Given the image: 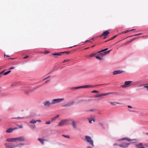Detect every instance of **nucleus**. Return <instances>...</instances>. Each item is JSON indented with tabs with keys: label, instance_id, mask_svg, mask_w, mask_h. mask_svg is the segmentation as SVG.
<instances>
[{
	"label": "nucleus",
	"instance_id": "obj_1",
	"mask_svg": "<svg viewBox=\"0 0 148 148\" xmlns=\"http://www.w3.org/2000/svg\"><path fill=\"white\" fill-rule=\"evenodd\" d=\"M85 141L89 143L92 147H94L93 141L90 136H85Z\"/></svg>",
	"mask_w": 148,
	"mask_h": 148
},
{
	"label": "nucleus",
	"instance_id": "obj_2",
	"mask_svg": "<svg viewBox=\"0 0 148 148\" xmlns=\"http://www.w3.org/2000/svg\"><path fill=\"white\" fill-rule=\"evenodd\" d=\"M108 49V48L106 49H105L102 50L101 51H99L97 52V53H99V55L101 56L102 57L104 56L105 55L109 53L110 51V50L108 51H106Z\"/></svg>",
	"mask_w": 148,
	"mask_h": 148
},
{
	"label": "nucleus",
	"instance_id": "obj_3",
	"mask_svg": "<svg viewBox=\"0 0 148 148\" xmlns=\"http://www.w3.org/2000/svg\"><path fill=\"white\" fill-rule=\"evenodd\" d=\"M132 82L131 81H125V82L124 84L121 85V86L123 88H126L129 87L131 86V83Z\"/></svg>",
	"mask_w": 148,
	"mask_h": 148
},
{
	"label": "nucleus",
	"instance_id": "obj_4",
	"mask_svg": "<svg viewBox=\"0 0 148 148\" xmlns=\"http://www.w3.org/2000/svg\"><path fill=\"white\" fill-rule=\"evenodd\" d=\"M6 148H15L16 146L12 143H5L4 144Z\"/></svg>",
	"mask_w": 148,
	"mask_h": 148
},
{
	"label": "nucleus",
	"instance_id": "obj_5",
	"mask_svg": "<svg viewBox=\"0 0 148 148\" xmlns=\"http://www.w3.org/2000/svg\"><path fill=\"white\" fill-rule=\"evenodd\" d=\"M68 120L66 119H64L62 120L58 125V126H62L66 124L68 122Z\"/></svg>",
	"mask_w": 148,
	"mask_h": 148
},
{
	"label": "nucleus",
	"instance_id": "obj_6",
	"mask_svg": "<svg viewBox=\"0 0 148 148\" xmlns=\"http://www.w3.org/2000/svg\"><path fill=\"white\" fill-rule=\"evenodd\" d=\"M64 100V99H54L52 100V103L53 105L54 104L56 103L60 102Z\"/></svg>",
	"mask_w": 148,
	"mask_h": 148
},
{
	"label": "nucleus",
	"instance_id": "obj_7",
	"mask_svg": "<svg viewBox=\"0 0 148 148\" xmlns=\"http://www.w3.org/2000/svg\"><path fill=\"white\" fill-rule=\"evenodd\" d=\"M75 101H74L70 102L68 103L65 104L64 106V107H69L73 106L75 104Z\"/></svg>",
	"mask_w": 148,
	"mask_h": 148
},
{
	"label": "nucleus",
	"instance_id": "obj_8",
	"mask_svg": "<svg viewBox=\"0 0 148 148\" xmlns=\"http://www.w3.org/2000/svg\"><path fill=\"white\" fill-rule=\"evenodd\" d=\"M25 138L23 136H21L15 138V141H16V140L23 141H25Z\"/></svg>",
	"mask_w": 148,
	"mask_h": 148
},
{
	"label": "nucleus",
	"instance_id": "obj_9",
	"mask_svg": "<svg viewBox=\"0 0 148 148\" xmlns=\"http://www.w3.org/2000/svg\"><path fill=\"white\" fill-rule=\"evenodd\" d=\"M130 144V143H123L120 144L119 146L123 148H126L128 147Z\"/></svg>",
	"mask_w": 148,
	"mask_h": 148
},
{
	"label": "nucleus",
	"instance_id": "obj_10",
	"mask_svg": "<svg viewBox=\"0 0 148 148\" xmlns=\"http://www.w3.org/2000/svg\"><path fill=\"white\" fill-rule=\"evenodd\" d=\"M109 31L107 30L104 32L101 35V36H103L104 37V38L105 39L106 38L107 36L109 34Z\"/></svg>",
	"mask_w": 148,
	"mask_h": 148
},
{
	"label": "nucleus",
	"instance_id": "obj_11",
	"mask_svg": "<svg viewBox=\"0 0 148 148\" xmlns=\"http://www.w3.org/2000/svg\"><path fill=\"white\" fill-rule=\"evenodd\" d=\"M70 52L69 51H64L62 52L61 53H53L52 55L54 56H60L61 55V54L63 53H66L68 54Z\"/></svg>",
	"mask_w": 148,
	"mask_h": 148
},
{
	"label": "nucleus",
	"instance_id": "obj_12",
	"mask_svg": "<svg viewBox=\"0 0 148 148\" xmlns=\"http://www.w3.org/2000/svg\"><path fill=\"white\" fill-rule=\"evenodd\" d=\"M35 90V89L34 88H33L32 89H30L29 90L25 91V93L26 95H28L30 92H32L34 91Z\"/></svg>",
	"mask_w": 148,
	"mask_h": 148
},
{
	"label": "nucleus",
	"instance_id": "obj_13",
	"mask_svg": "<svg viewBox=\"0 0 148 148\" xmlns=\"http://www.w3.org/2000/svg\"><path fill=\"white\" fill-rule=\"evenodd\" d=\"M52 105H53L52 102H50L49 101H45L44 103V105L45 106H49Z\"/></svg>",
	"mask_w": 148,
	"mask_h": 148
},
{
	"label": "nucleus",
	"instance_id": "obj_14",
	"mask_svg": "<svg viewBox=\"0 0 148 148\" xmlns=\"http://www.w3.org/2000/svg\"><path fill=\"white\" fill-rule=\"evenodd\" d=\"M123 72V71H120V70L115 71L113 72V74L114 75H116V74L121 73Z\"/></svg>",
	"mask_w": 148,
	"mask_h": 148
},
{
	"label": "nucleus",
	"instance_id": "obj_15",
	"mask_svg": "<svg viewBox=\"0 0 148 148\" xmlns=\"http://www.w3.org/2000/svg\"><path fill=\"white\" fill-rule=\"evenodd\" d=\"M94 116H91V117H88V119L89 121V123H92V121H93V122H95V120L94 119Z\"/></svg>",
	"mask_w": 148,
	"mask_h": 148
},
{
	"label": "nucleus",
	"instance_id": "obj_16",
	"mask_svg": "<svg viewBox=\"0 0 148 148\" xmlns=\"http://www.w3.org/2000/svg\"><path fill=\"white\" fill-rule=\"evenodd\" d=\"M16 129V128H10L8 129L6 131V132L8 133H10L12 132L14 130Z\"/></svg>",
	"mask_w": 148,
	"mask_h": 148
},
{
	"label": "nucleus",
	"instance_id": "obj_17",
	"mask_svg": "<svg viewBox=\"0 0 148 148\" xmlns=\"http://www.w3.org/2000/svg\"><path fill=\"white\" fill-rule=\"evenodd\" d=\"M135 145L137 147V148H145L143 146V144L142 143H140L138 144H136Z\"/></svg>",
	"mask_w": 148,
	"mask_h": 148
},
{
	"label": "nucleus",
	"instance_id": "obj_18",
	"mask_svg": "<svg viewBox=\"0 0 148 148\" xmlns=\"http://www.w3.org/2000/svg\"><path fill=\"white\" fill-rule=\"evenodd\" d=\"M84 88H92L94 87V86L91 85H88L83 86Z\"/></svg>",
	"mask_w": 148,
	"mask_h": 148
},
{
	"label": "nucleus",
	"instance_id": "obj_19",
	"mask_svg": "<svg viewBox=\"0 0 148 148\" xmlns=\"http://www.w3.org/2000/svg\"><path fill=\"white\" fill-rule=\"evenodd\" d=\"M6 141L9 142H12L14 141H15V138L7 139L6 140Z\"/></svg>",
	"mask_w": 148,
	"mask_h": 148
},
{
	"label": "nucleus",
	"instance_id": "obj_20",
	"mask_svg": "<svg viewBox=\"0 0 148 148\" xmlns=\"http://www.w3.org/2000/svg\"><path fill=\"white\" fill-rule=\"evenodd\" d=\"M114 94V92H109L108 93H102L101 94V97L104 96L106 95H110L113 94Z\"/></svg>",
	"mask_w": 148,
	"mask_h": 148
},
{
	"label": "nucleus",
	"instance_id": "obj_21",
	"mask_svg": "<svg viewBox=\"0 0 148 148\" xmlns=\"http://www.w3.org/2000/svg\"><path fill=\"white\" fill-rule=\"evenodd\" d=\"M59 115H56V116H55L52 118L51 119V121H54L57 118L59 117Z\"/></svg>",
	"mask_w": 148,
	"mask_h": 148
},
{
	"label": "nucleus",
	"instance_id": "obj_22",
	"mask_svg": "<svg viewBox=\"0 0 148 148\" xmlns=\"http://www.w3.org/2000/svg\"><path fill=\"white\" fill-rule=\"evenodd\" d=\"M38 140L40 141L42 144H44V141L46 140L44 139H41L40 138L38 139Z\"/></svg>",
	"mask_w": 148,
	"mask_h": 148
},
{
	"label": "nucleus",
	"instance_id": "obj_23",
	"mask_svg": "<svg viewBox=\"0 0 148 148\" xmlns=\"http://www.w3.org/2000/svg\"><path fill=\"white\" fill-rule=\"evenodd\" d=\"M126 140L129 141H130L133 140H131L128 138H121L120 140Z\"/></svg>",
	"mask_w": 148,
	"mask_h": 148
},
{
	"label": "nucleus",
	"instance_id": "obj_24",
	"mask_svg": "<svg viewBox=\"0 0 148 148\" xmlns=\"http://www.w3.org/2000/svg\"><path fill=\"white\" fill-rule=\"evenodd\" d=\"M72 125L73 126V127L75 128H76L77 127L76 124V123L75 122L73 121H72Z\"/></svg>",
	"mask_w": 148,
	"mask_h": 148
},
{
	"label": "nucleus",
	"instance_id": "obj_25",
	"mask_svg": "<svg viewBox=\"0 0 148 148\" xmlns=\"http://www.w3.org/2000/svg\"><path fill=\"white\" fill-rule=\"evenodd\" d=\"M96 54V53H92L90 55L86 56V57H92L94 56Z\"/></svg>",
	"mask_w": 148,
	"mask_h": 148
},
{
	"label": "nucleus",
	"instance_id": "obj_26",
	"mask_svg": "<svg viewBox=\"0 0 148 148\" xmlns=\"http://www.w3.org/2000/svg\"><path fill=\"white\" fill-rule=\"evenodd\" d=\"M110 103L111 104L113 105H114V106L116 104H119V103H116V102H110Z\"/></svg>",
	"mask_w": 148,
	"mask_h": 148
},
{
	"label": "nucleus",
	"instance_id": "obj_27",
	"mask_svg": "<svg viewBox=\"0 0 148 148\" xmlns=\"http://www.w3.org/2000/svg\"><path fill=\"white\" fill-rule=\"evenodd\" d=\"M95 57L96 58H97V59H98L99 60H101L102 59V57L101 56V57H100L99 56H95Z\"/></svg>",
	"mask_w": 148,
	"mask_h": 148
},
{
	"label": "nucleus",
	"instance_id": "obj_28",
	"mask_svg": "<svg viewBox=\"0 0 148 148\" xmlns=\"http://www.w3.org/2000/svg\"><path fill=\"white\" fill-rule=\"evenodd\" d=\"M36 122V121L34 119H32L31 121H30V123H32V124L35 123Z\"/></svg>",
	"mask_w": 148,
	"mask_h": 148
},
{
	"label": "nucleus",
	"instance_id": "obj_29",
	"mask_svg": "<svg viewBox=\"0 0 148 148\" xmlns=\"http://www.w3.org/2000/svg\"><path fill=\"white\" fill-rule=\"evenodd\" d=\"M30 127L32 129H34L35 128V125H29Z\"/></svg>",
	"mask_w": 148,
	"mask_h": 148
},
{
	"label": "nucleus",
	"instance_id": "obj_30",
	"mask_svg": "<svg viewBox=\"0 0 148 148\" xmlns=\"http://www.w3.org/2000/svg\"><path fill=\"white\" fill-rule=\"evenodd\" d=\"M25 118V117H17L16 118H11V119H24Z\"/></svg>",
	"mask_w": 148,
	"mask_h": 148
},
{
	"label": "nucleus",
	"instance_id": "obj_31",
	"mask_svg": "<svg viewBox=\"0 0 148 148\" xmlns=\"http://www.w3.org/2000/svg\"><path fill=\"white\" fill-rule=\"evenodd\" d=\"M11 72V71H9L7 72H6L5 73L3 74L4 75H6L8 74H9V73H10Z\"/></svg>",
	"mask_w": 148,
	"mask_h": 148
},
{
	"label": "nucleus",
	"instance_id": "obj_32",
	"mask_svg": "<svg viewBox=\"0 0 148 148\" xmlns=\"http://www.w3.org/2000/svg\"><path fill=\"white\" fill-rule=\"evenodd\" d=\"M101 97V94H100L99 95H95V97Z\"/></svg>",
	"mask_w": 148,
	"mask_h": 148
},
{
	"label": "nucleus",
	"instance_id": "obj_33",
	"mask_svg": "<svg viewBox=\"0 0 148 148\" xmlns=\"http://www.w3.org/2000/svg\"><path fill=\"white\" fill-rule=\"evenodd\" d=\"M92 92L93 93H98L99 92L96 90H94L93 91H92Z\"/></svg>",
	"mask_w": 148,
	"mask_h": 148
},
{
	"label": "nucleus",
	"instance_id": "obj_34",
	"mask_svg": "<svg viewBox=\"0 0 148 148\" xmlns=\"http://www.w3.org/2000/svg\"><path fill=\"white\" fill-rule=\"evenodd\" d=\"M84 88L83 86H79L77 87H75V88H76V89H78L79 88Z\"/></svg>",
	"mask_w": 148,
	"mask_h": 148
},
{
	"label": "nucleus",
	"instance_id": "obj_35",
	"mask_svg": "<svg viewBox=\"0 0 148 148\" xmlns=\"http://www.w3.org/2000/svg\"><path fill=\"white\" fill-rule=\"evenodd\" d=\"M62 136L63 137H65V138H70V136L69 135H62Z\"/></svg>",
	"mask_w": 148,
	"mask_h": 148
},
{
	"label": "nucleus",
	"instance_id": "obj_36",
	"mask_svg": "<svg viewBox=\"0 0 148 148\" xmlns=\"http://www.w3.org/2000/svg\"><path fill=\"white\" fill-rule=\"evenodd\" d=\"M133 40H131V41H127L126 43H125V45H128L129 44H130V42H131Z\"/></svg>",
	"mask_w": 148,
	"mask_h": 148
},
{
	"label": "nucleus",
	"instance_id": "obj_37",
	"mask_svg": "<svg viewBox=\"0 0 148 148\" xmlns=\"http://www.w3.org/2000/svg\"><path fill=\"white\" fill-rule=\"evenodd\" d=\"M69 61V59L65 60H64L63 62V63H65L66 62H68Z\"/></svg>",
	"mask_w": 148,
	"mask_h": 148
},
{
	"label": "nucleus",
	"instance_id": "obj_38",
	"mask_svg": "<svg viewBox=\"0 0 148 148\" xmlns=\"http://www.w3.org/2000/svg\"><path fill=\"white\" fill-rule=\"evenodd\" d=\"M130 30H127L125 32H123L122 33H127V32H130Z\"/></svg>",
	"mask_w": 148,
	"mask_h": 148
},
{
	"label": "nucleus",
	"instance_id": "obj_39",
	"mask_svg": "<svg viewBox=\"0 0 148 148\" xmlns=\"http://www.w3.org/2000/svg\"><path fill=\"white\" fill-rule=\"evenodd\" d=\"M51 123V122L50 121H46V122L45 124H49Z\"/></svg>",
	"mask_w": 148,
	"mask_h": 148
},
{
	"label": "nucleus",
	"instance_id": "obj_40",
	"mask_svg": "<svg viewBox=\"0 0 148 148\" xmlns=\"http://www.w3.org/2000/svg\"><path fill=\"white\" fill-rule=\"evenodd\" d=\"M50 77V76H48V77H45V78H44L43 79V80H45L48 78H49V77Z\"/></svg>",
	"mask_w": 148,
	"mask_h": 148
},
{
	"label": "nucleus",
	"instance_id": "obj_41",
	"mask_svg": "<svg viewBox=\"0 0 148 148\" xmlns=\"http://www.w3.org/2000/svg\"><path fill=\"white\" fill-rule=\"evenodd\" d=\"M148 84H147L145 86H144L145 88H146L147 90H148Z\"/></svg>",
	"mask_w": 148,
	"mask_h": 148
},
{
	"label": "nucleus",
	"instance_id": "obj_42",
	"mask_svg": "<svg viewBox=\"0 0 148 148\" xmlns=\"http://www.w3.org/2000/svg\"><path fill=\"white\" fill-rule=\"evenodd\" d=\"M16 85V83H13L12 85H11V86H15Z\"/></svg>",
	"mask_w": 148,
	"mask_h": 148
},
{
	"label": "nucleus",
	"instance_id": "obj_43",
	"mask_svg": "<svg viewBox=\"0 0 148 148\" xmlns=\"http://www.w3.org/2000/svg\"><path fill=\"white\" fill-rule=\"evenodd\" d=\"M29 57V56H25L24 57V58H23V59H25L26 58H28V57Z\"/></svg>",
	"mask_w": 148,
	"mask_h": 148
},
{
	"label": "nucleus",
	"instance_id": "obj_44",
	"mask_svg": "<svg viewBox=\"0 0 148 148\" xmlns=\"http://www.w3.org/2000/svg\"><path fill=\"white\" fill-rule=\"evenodd\" d=\"M142 34V33H140L139 34H135L134 36H138V35H141Z\"/></svg>",
	"mask_w": 148,
	"mask_h": 148
},
{
	"label": "nucleus",
	"instance_id": "obj_45",
	"mask_svg": "<svg viewBox=\"0 0 148 148\" xmlns=\"http://www.w3.org/2000/svg\"><path fill=\"white\" fill-rule=\"evenodd\" d=\"M117 36V35H115V36H113V37H112L111 39V40H112L113 39H114V38H115L116 36Z\"/></svg>",
	"mask_w": 148,
	"mask_h": 148
},
{
	"label": "nucleus",
	"instance_id": "obj_46",
	"mask_svg": "<svg viewBox=\"0 0 148 148\" xmlns=\"http://www.w3.org/2000/svg\"><path fill=\"white\" fill-rule=\"evenodd\" d=\"M127 107L128 108H132V107L130 106H129V105Z\"/></svg>",
	"mask_w": 148,
	"mask_h": 148
},
{
	"label": "nucleus",
	"instance_id": "obj_47",
	"mask_svg": "<svg viewBox=\"0 0 148 148\" xmlns=\"http://www.w3.org/2000/svg\"><path fill=\"white\" fill-rule=\"evenodd\" d=\"M36 121V122H41V121L40 120H37Z\"/></svg>",
	"mask_w": 148,
	"mask_h": 148
},
{
	"label": "nucleus",
	"instance_id": "obj_48",
	"mask_svg": "<svg viewBox=\"0 0 148 148\" xmlns=\"http://www.w3.org/2000/svg\"><path fill=\"white\" fill-rule=\"evenodd\" d=\"M93 147L92 146V147H90V146H88L86 148H93Z\"/></svg>",
	"mask_w": 148,
	"mask_h": 148
},
{
	"label": "nucleus",
	"instance_id": "obj_49",
	"mask_svg": "<svg viewBox=\"0 0 148 148\" xmlns=\"http://www.w3.org/2000/svg\"><path fill=\"white\" fill-rule=\"evenodd\" d=\"M19 127L20 128H23V126L22 125H20L19 126Z\"/></svg>",
	"mask_w": 148,
	"mask_h": 148
},
{
	"label": "nucleus",
	"instance_id": "obj_50",
	"mask_svg": "<svg viewBox=\"0 0 148 148\" xmlns=\"http://www.w3.org/2000/svg\"><path fill=\"white\" fill-rule=\"evenodd\" d=\"M145 146L146 147H148V143L145 144Z\"/></svg>",
	"mask_w": 148,
	"mask_h": 148
},
{
	"label": "nucleus",
	"instance_id": "obj_51",
	"mask_svg": "<svg viewBox=\"0 0 148 148\" xmlns=\"http://www.w3.org/2000/svg\"><path fill=\"white\" fill-rule=\"evenodd\" d=\"M48 53H49V52L47 51H45L44 52V53H45V54H47Z\"/></svg>",
	"mask_w": 148,
	"mask_h": 148
},
{
	"label": "nucleus",
	"instance_id": "obj_52",
	"mask_svg": "<svg viewBox=\"0 0 148 148\" xmlns=\"http://www.w3.org/2000/svg\"><path fill=\"white\" fill-rule=\"evenodd\" d=\"M14 67H11V68H10L9 69L10 70H11V69H14Z\"/></svg>",
	"mask_w": 148,
	"mask_h": 148
},
{
	"label": "nucleus",
	"instance_id": "obj_53",
	"mask_svg": "<svg viewBox=\"0 0 148 148\" xmlns=\"http://www.w3.org/2000/svg\"><path fill=\"white\" fill-rule=\"evenodd\" d=\"M18 145H24V144L23 143H20V144H19Z\"/></svg>",
	"mask_w": 148,
	"mask_h": 148
},
{
	"label": "nucleus",
	"instance_id": "obj_54",
	"mask_svg": "<svg viewBox=\"0 0 148 148\" xmlns=\"http://www.w3.org/2000/svg\"><path fill=\"white\" fill-rule=\"evenodd\" d=\"M50 80H47L45 82V83H47V82H49Z\"/></svg>",
	"mask_w": 148,
	"mask_h": 148
},
{
	"label": "nucleus",
	"instance_id": "obj_55",
	"mask_svg": "<svg viewBox=\"0 0 148 148\" xmlns=\"http://www.w3.org/2000/svg\"><path fill=\"white\" fill-rule=\"evenodd\" d=\"M114 146L118 145L116 143H114Z\"/></svg>",
	"mask_w": 148,
	"mask_h": 148
},
{
	"label": "nucleus",
	"instance_id": "obj_56",
	"mask_svg": "<svg viewBox=\"0 0 148 148\" xmlns=\"http://www.w3.org/2000/svg\"><path fill=\"white\" fill-rule=\"evenodd\" d=\"M75 88V87H73V88H71V89H72V90H73V89H76V88Z\"/></svg>",
	"mask_w": 148,
	"mask_h": 148
},
{
	"label": "nucleus",
	"instance_id": "obj_57",
	"mask_svg": "<svg viewBox=\"0 0 148 148\" xmlns=\"http://www.w3.org/2000/svg\"><path fill=\"white\" fill-rule=\"evenodd\" d=\"M88 48H89V47H87V48H85V49H85V50H86V49H88Z\"/></svg>",
	"mask_w": 148,
	"mask_h": 148
},
{
	"label": "nucleus",
	"instance_id": "obj_58",
	"mask_svg": "<svg viewBox=\"0 0 148 148\" xmlns=\"http://www.w3.org/2000/svg\"><path fill=\"white\" fill-rule=\"evenodd\" d=\"M134 30H135V29H133L131 30H130V32L131 31H134Z\"/></svg>",
	"mask_w": 148,
	"mask_h": 148
},
{
	"label": "nucleus",
	"instance_id": "obj_59",
	"mask_svg": "<svg viewBox=\"0 0 148 148\" xmlns=\"http://www.w3.org/2000/svg\"><path fill=\"white\" fill-rule=\"evenodd\" d=\"M89 41L88 40H86V41H85V42H88V41Z\"/></svg>",
	"mask_w": 148,
	"mask_h": 148
},
{
	"label": "nucleus",
	"instance_id": "obj_60",
	"mask_svg": "<svg viewBox=\"0 0 148 148\" xmlns=\"http://www.w3.org/2000/svg\"><path fill=\"white\" fill-rule=\"evenodd\" d=\"M6 56L7 57H9L10 56L8 55H7Z\"/></svg>",
	"mask_w": 148,
	"mask_h": 148
},
{
	"label": "nucleus",
	"instance_id": "obj_61",
	"mask_svg": "<svg viewBox=\"0 0 148 148\" xmlns=\"http://www.w3.org/2000/svg\"><path fill=\"white\" fill-rule=\"evenodd\" d=\"M95 46V45H93V46H91V47H92H92H94Z\"/></svg>",
	"mask_w": 148,
	"mask_h": 148
},
{
	"label": "nucleus",
	"instance_id": "obj_62",
	"mask_svg": "<svg viewBox=\"0 0 148 148\" xmlns=\"http://www.w3.org/2000/svg\"><path fill=\"white\" fill-rule=\"evenodd\" d=\"M146 134L148 135V133H146Z\"/></svg>",
	"mask_w": 148,
	"mask_h": 148
},
{
	"label": "nucleus",
	"instance_id": "obj_63",
	"mask_svg": "<svg viewBox=\"0 0 148 148\" xmlns=\"http://www.w3.org/2000/svg\"><path fill=\"white\" fill-rule=\"evenodd\" d=\"M105 85V84H101V85Z\"/></svg>",
	"mask_w": 148,
	"mask_h": 148
},
{
	"label": "nucleus",
	"instance_id": "obj_64",
	"mask_svg": "<svg viewBox=\"0 0 148 148\" xmlns=\"http://www.w3.org/2000/svg\"><path fill=\"white\" fill-rule=\"evenodd\" d=\"M72 47H70L69 48H71Z\"/></svg>",
	"mask_w": 148,
	"mask_h": 148
}]
</instances>
